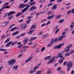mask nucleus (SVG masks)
<instances>
[{"mask_svg": "<svg viewBox=\"0 0 74 74\" xmlns=\"http://www.w3.org/2000/svg\"><path fill=\"white\" fill-rule=\"evenodd\" d=\"M62 53H59L57 55V56H55L51 59L48 62H47V64H50V63H54L55 61V59H58L59 57L60 58H63V56L62 55Z\"/></svg>", "mask_w": 74, "mask_h": 74, "instance_id": "1", "label": "nucleus"}, {"mask_svg": "<svg viewBox=\"0 0 74 74\" xmlns=\"http://www.w3.org/2000/svg\"><path fill=\"white\" fill-rule=\"evenodd\" d=\"M16 62V60L15 59H12L8 61V63L9 65H11V64L12 63L11 65V66L12 67V65H14V64Z\"/></svg>", "mask_w": 74, "mask_h": 74, "instance_id": "2", "label": "nucleus"}, {"mask_svg": "<svg viewBox=\"0 0 74 74\" xmlns=\"http://www.w3.org/2000/svg\"><path fill=\"white\" fill-rule=\"evenodd\" d=\"M64 45V43H61L58 45H57L55 47L54 49H60L62 46H63Z\"/></svg>", "mask_w": 74, "mask_h": 74, "instance_id": "3", "label": "nucleus"}, {"mask_svg": "<svg viewBox=\"0 0 74 74\" xmlns=\"http://www.w3.org/2000/svg\"><path fill=\"white\" fill-rule=\"evenodd\" d=\"M34 57V55H32L31 56H30V57L27 59V60L25 61V63H27V62H29V61H30L32 59H33V58Z\"/></svg>", "mask_w": 74, "mask_h": 74, "instance_id": "4", "label": "nucleus"}, {"mask_svg": "<svg viewBox=\"0 0 74 74\" xmlns=\"http://www.w3.org/2000/svg\"><path fill=\"white\" fill-rule=\"evenodd\" d=\"M30 7L29 5H27V6L26 7L23 9L22 11H21V12L22 14V13H23V12H25V11H27L28 9H29V7Z\"/></svg>", "mask_w": 74, "mask_h": 74, "instance_id": "5", "label": "nucleus"}, {"mask_svg": "<svg viewBox=\"0 0 74 74\" xmlns=\"http://www.w3.org/2000/svg\"><path fill=\"white\" fill-rule=\"evenodd\" d=\"M26 27H27V25L25 24H23L21 25V27L22 29L24 30V29H25Z\"/></svg>", "mask_w": 74, "mask_h": 74, "instance_id": "6", "label": "nucleus"}, {"mask_svg": "<svg viewBox=\"0 0 74 74\" xmlns=\"http://www.w3.org/2000/svg\"><path fill=\"white\" fill-rule=\"evenodd\" d=\"M58 26H56L53 29V32H55V31H56L55 32L56 34V33H58V32L59 30V29H58Z\"/></svg>", "mask_w": 74, "mask_h": 74, "instance_id": "7", "label": "nucleus"}, {"mask_svg": "<svg viewBox=\"0 0 74 74\" xmlns=\"http://www.w3.org/2000/svg\"><path fill=\"white\" fill-rule=\"evenodd\" d=\"M10 23V22L9 21H7V22H5L1 24V26L2 27H4V26H5L8 24Z\"/></svg>", "mask_w": 74, "mask_h": 74, "instance_id": "8", "label": "nucleus"}, {"mask_svg": "<svg viewBox=\"0 0 74 74\" xmlns=\"http://www.w3.org/2000/svg\"><path fill=\"white\" fill-rule=\"evenodd\" d=\"M27 5H28L26 4H22L19 5V8H23L24 7H27Z\"/></svg>", "mask_w": 74, "mask_h": 74, "instance_id": "9", "label": "nucleus"}, {"mask_svg": "<svg viewBox=\"0 0 74 74\" xmlns=\"http://www.w3.org/2000/svg\"><path fill=\"white\" fill-rule=\"evenodd\" d=\"M54 42V39H52L51 40V42L49 44V45H47V47H51V46H52V44H53V42Z\"/></svg>", "mask_w": 74, "mask_h": 74, "instance_id": "10", "label": "nucleus"}, {"mask_svg": "<svg viewBox=\"0 0 74 74\" xmlns=\"http://www.w3.org/2000/svg\"><path fill=\"white\" fill-rule=\"evenodd\" d=\"M67 67L71 68V67L73 66V62H69L67 64Z\"/></svg>", "mask_w": 74, "mask_h": 74, "instance_id": "11", "label": "nucleus"}, {"mask_svg": "<svg viewBox=\"0 0 74 74\" xmlns=\"http://www.w3.org/2000/svg\"><path fill=\"white\" fill-rule=\"evenodd\" d=\"M52 58V56H50L47 57L45 58L44 59V60H49Z\"/></svg>", "mask_w": 74, "mask_h": 74, "instance_id": "12", "label": "nucleus"}, {"mask_svg": "<svg viewBox=\"0 0 74 74\" xmlns=\"http://www.w3.org/2000/svg\"><path fill=\"white\" fill-rule=\"evenodd\" d=\"M55 16V14H53L51 16H48L47 18V19L48 20H50V19H52L53 18V17H54V16Z\"/></svg>", "mask_w": 74, "mask_h": 74, "instance_id": "13", "label": "nucleus"}, {"mask_svg": "<svg viewBox=\"0 0 74 74\" xmlns=\"http://www.w3.org/2000/svg\"><path fill=\"white\" fill-rule=\"evenodd\" d=\"M10 8V7L8 6H4L1 9H0V11H2L3 10H4L5 8Z\"/></svg>", "mask_w": 74, "mask_h": 74, "instance_id": "14", "label": "nucleus"}, {"mask_svg": "<svg viewBox=\"0 0 74 74\" xmlns=\"http://www.w3.org/2000/svg\"><path fill=\"white\" fill-rule=\"evenodd\" d=\"M26 51V49L22 48V47L21 49L20 50V52L21 53H24Z\"/></svg>", "mask_w": 74, "mask_h": 74, "instance_id": "15", "label": "nucleus"}, {"mask_svg": "<svg viewBox=\"0 0 74 74\" xmlns=\"http://www.w3.org/2000/svg\"><path fill=\"white\" fill-rule=\"evenodd\" d=\"M15 13H16L14 11L9 12L8 13V16H10L12 15V14H15Z\"/></svg>", "mask_w": 74, "mask_h": 74, "instance_id": "16", "label": "nucleus"}, {"mask_svg": "<svg viewBox=\"0 0 74 74\" xmlns=\"http://www.w3.org/2000/svg\"><path fill=\"white\" fill-rule=\"evenodd\" d=\"M57 4H56L54 5L53 7L51 8V9L52 10H56L57 8Z\"/></svg>", "mask_w": 74, "mask_h": 74, "instance_id": "17", "label": "nucleus"}, {"mask_svg": "<svg viewBox=\"0 0 74 74\" xmlns=\"http://www.w3.org/2000/svg\"><path fill=\"white\" fill-rule=\"evenodd\" d=\"M66 37V35H64L61 36L59 39H58V40H59V41H61L64 37Z\"/></svg>", "mask_w": 74, "mask_h": 74, "instance_id": "18", "label": "nucleus"}, {"mask_svg": "<svg viewBox=\"0 0 74 74\" xmlns=\"http://www.w3.org/2000/svg\"><path fill=\"white\" fill-rule=\"evenodd\" d=\"M37 8V7H36L34 6H32V7H31L30 9L29 10V11H30L32 10H36V9Z\"/></svg>", "mask_w": 74, "mask_h": 74, "instance_id": "19", "label": "nucleus"}, {"mask_svg": "<svg viewBox=\"0 0 74 74\" xmlns=\"http://www.w3.org/2000/svg\"><path fill=\"white\" fill-rule=\"evenodd\" d=\"M12 42V41H10L8 42L6 45V47H10Z\"/></svg>", "mask_w": 74, "mask_h": 74, "instance_id": "20", "label": "nucleus"}, {"mask_svg": "<svg viewBox=\"0 0 74 74\" xmlns=\"http://www.w3.org/2000/svg\"><path fill=\"white\" fill-rule=\"evenodd\" d=\"M64 19H61L58 21V22L59 23H62L64 22Z\"/></svg>", "mask_w": 74, "mask_h": 74, "instance_id": "21", "label": "nucleus"}, {"mask_svg": "<svg viewBox=\"0 0 74 74\" xmlns=\"http://www.w3.org/2000/svg\"><path fill=\"white\" fill-rule=\"evenodd\" d=\"M28 40H29V38H27L25 39H24L23 40V42L24 44H26L27 42V41H28Z\"/></svg>", "mask_w": 74, "mask_h": 74, "instance_id": "22", "label": "nucleus"}, {"mask_svg": "<svg viewBox=\"0 0 74 74\" xmlns=\"http://www.w3.org/2000/svg\"><path fill=\"white\" fill-rule=\"evenodd\" d=\"M35 72H36V71L34 70V69H33V70H30L29 71V74H33V73H34Z\"/></svg>", "mask_w": 74, "mask_h": 74, "instance_id": "23", "label": "nucleus"}, {"mask_svg": "<svg viewBox=\"0 0 74 74\" xmlns=\"http://www.w3.org/2000/svg\"><path fill=\"white\" fill-rule=\"evenodd\" d=\"M36 27H37V25H33L32 26L31 28L30 29V30H32L33 29H35V28H36Z\"/></svg>", "mask_w": 74, "mask_h": 74, "instance_id": "24", "label": "nucleus"}, {"mask_svg": "<svg viewBox=\"0 0 74 74\" xmlns=\"http://www.w3.org/2000/svg\"><path fill=\"white\" fill-rule=\"evenodd\" d=\"M17 29V27H15L13 28H12L10 31V32H12L13 31H14L15 30Z\"/></svg>", "mask_w": 74, "mask_h": 74, "instance_id": "25", "label": "nucleus"}, {"mask_svg": "<svg viewBox=\"0 0 74 74\" xmlns=\"http://www.w3.org/2000/svg\"><path fill=\"white\" fill-rule=\"evenodd\" d=\"M53 4V3H49L46 6L45 8H46V7H50V6H52V5Z\"/></svg>", "mask_w": 74, "mask_h": 74, "instance_id": "26", "label": "nucleus"}, {"mask_svg": "<svg viewBox=\"0 0 74 74\" xmlns=\"http://www.w3.org/2000/svg\"><path fill=\"white\" fill-rule=\"evenodd\" d=\"M18 33H19V31H16L15 32H14V33H13L12 34V36H15V35H16L17 34H18Z\"/></svg>", "mask_w": 74, "mask_h": 74, "instance_id": "27", "label": "nucleus"}, {"mask_svg": "<svg viewBox=\"0 0 74 74\" xmlns=\"http://www.w3.org/2000/svg\"><path fill=\"white\" fill-rule=\"evenodd\" d=\"M54 12L52 11H49L48 13L47 14L49 15H51V14H53Z\"/></svg>", "mask_w": 74, "mask_h": 74, "instance_id": "28", "label": "nucleus"}, {"mask_svg": "<svg viewBox=\"0 0 74 74\" xmlns=\"http://www.w3.org/2000/svg\"><path fill=\"white\" fill-rule=\"evenodd\" d=\"M70 55V52L66 53L65 54V56H66V57L67 56H69Z\"/></svg>", "mask_w": 74, "mask_h": 74, "instance_id": "29", "label": "nucleus"}, {"mask_svg": "<svg viewBox=\"0 0 74 74\" xmlns=\"http://www.w3.org/2000/svg\"><path fill=\"white\" fill-rule=\"evenodd\" d=\"M10 38H7L5 42V43H7V42H9L10 41Z\"/></svg>", "mask_w": 74, "mask_h": 74, "instance_id": "30", "label": "nucleus"}, {"mask_svg": "<svg viewBox=\"0 0 74 74\" xmlns=\"http://www.w3.org/2000/svg\"><path fill=\"white\" fill-rule=\"evenodd\" d=\"M74 25H70V30L71 31L73 29V26H74Z\"/></svg>", "mask_w": 74, "mask_h": 74, "instance_id": "31", "label": "nucleus"}, {"mask_svg": "<svg viewBox=\"0 0 74 74\" xmlns=\"http://www.w3.org/2000/svg\"><path fill=\"white\" fill-rule=\"evenodd\" d=\"M73 47V45H70L68 46L66 48V49H70V48H71Z\"/></svg>", "mask_w": 74, "mask_h": 74, "instance_id": "32", "label": "nucleus"}, {"mask_svg": "<svg viewBox=\"0 0 74 74\" xmlns=\"http://www.w3.org/2000/svg\"><path fill=\"white\" fill-rule=\"evenodd\" d=\"M18 68V66L16 65L13 67V69H15V70H17Z\"/></svg>", "mask_w": 74, "mask_h": 74, "instance_id": "33", "label": "nucleus"}, {"mask_svg": "<svg viewBox=\"0 0 74 74\" xmlns=\"http://www.w3.org/2000/svg\"><path fill=\"white\" fill-rule=\"evenodd\" d=\"M38 67L37 66H36L34 67L33 69L35 71V72H37V70H36V69H38Z\"/></svg>", "mask_w": 74, "mask_h": 74, "instance_id": "34", "label": "nucleus"}, {"mask_svg": "<svg viewBox=\"0 0 74 74\" xmlns=\"http://www.w3.org/2000/svg\"><path fill=\"white\" fill-rule=\"evenodd\" d=\"M41 71H39L36 73L35 74H41Z\"/></svg>", "mask_w": 74, "mask_h": 74, "instance_id": "35", "label": "nucleus"}, {"mask_svg": "<svg viewBox=\"0 0 74 74\" xmlns=\"http://www.w3.org/2000/svg\"><path fill=\"white\" fill-rule=\"evenodd\" d=\"M33 32H34V30H31L28 33V34H32Z\"/></svg>", "mask_w": 74, "mask_h": 74, "instance_id": "36", "label": "nucleus"}, {"mask_svg": "<svg viewBox=\"0 0 74 74\" xmlns=\"http://www.w3.org/2000/svg\"><path fill=\"white\" fill-rule=\"evenodd\" d=\"M61 17V15H60L57 16L56 17V18L57 19H60V18Z\"/></svg>", "mask_w": 74, "mask_h": 74, "instance_id": "37", "label": "nucleus"}, {"mask_svg": "<svg viewBox=\"0 0 74 74\" xmlns=\"http://www.w3.org/2000/svg\"><path fill=\"white\" fill-rule=\"evenodd\" d=\"M31 21V19H29L27 21H26V23H29L30 22V21Z\"/></svg>", "mask_w": 74, "mask_h": 74, "instance_id": "38", "label": "nucleus"}, {"mask_svg": "<svg viewBox=\"0 0 74 74\" xmlns=\"http://www.w3.org/2000/svg\"><path fill=\"white\" fill-rule=\"evenodd\" d=\"M51 21H48L46 23V26L48 25H49V24H50V23H51Z\"/></svg>", "mask_w": 74, "mask_h": 74, "instance_id": "39", "label": "nucleus"}, {"mask_svg": "<svg viewBox=\"0 0 74 74\" xmlns=\"http://www.w3.org/2000/svg\"><path fill=\"white\" fill-rule=\"evenodd\" d=\"M5 38V35H2L1 37V39H4V38Z\"/></svg>", "mask_w": 74, "mask_h": 74, "instance_id": "40", "label": "nucleus"}, {"mask_svg": "<svg viewBox=\"0 0 74 74\" xmlns=\"http://www.w3.org/2000/svg\"><path fill=\"white\" fill-rule=\"evenodd\" d=\"M21 14H22V13L20 12L19 13L17 14L16 15V17H18V16H19L20 15H21Z\"/></svg>", "mask_w": 74, "mask_h": 74, "instance_id": "41", "label": "nucleus"}, {"mask_svg": "<svg viewBox=\"0 0 74 74\" xmlns=\"http://www.w3.org/2000/svg\"><path fill=\"white\" fill-rule=\"evenodd\" d=\"M45 1V0H40L39 2V3H43Z\"/></svg>", "mask_w": 74, "mask_h": 74, "instance_id": "42", "label": "nucleus"}, {"mask_svg": "<svg viewBox=\"0 0 74 74\" xmlns=\"http://www.w3.org/2000/svg\"><path fill=\"white\" fill-rule=\"evenodd\" d=\"M47 74H50L52 73V71H51L50 70H49L47 72Z\"/></svg>", "mask_w": 74, "mask_h": 74, "instance_id": "43", "label": "nucleus"}, {"mask_svg": "<svg viewBox=\"0 0 74 74\" xmlns=\"http://www.w3.org/2000/svg\"><path fill=\"white\" fill-rule=\"evenodd\" d=\"M29 48V46H25L22 47V48H25L26 49V48Z\"/></svg>", "mask_w": 74, "mask_h": 74, "instance_id": "44", "label": "nucleus"}, {"mask_svg": "<svg viewBox=\"0 0 74 74\" xmlns=\"http://www.w3.org/2000/svg\"><path fill=\"white\" fill-rule=\"evenodd\" d=\"M70 53L71 55V54L73 53H74V50L71 51Z\"/></svg>", "mask_w": 74, "mask_h": 74, "instance_id": "45", "label": "nucleus"}, {"mask_svg": "<svg viewBox=\"0 0 74 74\" xmlns=\"http://www.w3.org/2000/svg\"><path fill=\"white\" fill-rule=\"evenodd\" d=\"M45 47H43L41 49V52H43V51H44L45 50Z\"/></svg>", "mask_w": 74, "mask_h": 74, "instance_id": "46", "label": "nucleus"}, {"mask_svg": "<svg viewBox=\"0 0 74 74\" xmlns=\"http://www.w3.org/2000/svg\"><path fill=\"white\" fill-rule=\"evenodd\" d=\"M43 34V32L42 31H40L38 34V35H42Z\"/></svg>", "mask_w": 74, "mask_h": 74, "instance_id": "47", "label": "nucleus"}, {"mask_svg": "<svg viewBox=\"0 0 74 74\" xmlns=\"http://www.w3.org/2000/svg\"><path fill=\"white\" fill-rule=\"evenodd\" d=\"M71 67H67V68L66 69V71H69V70H70V69H71Z\"/></svg>", "mask_w": 74, "mask_h": 74, "instance_id": "48", "label": "nucleus"}, {"mask_svg": "<svg viewBox=\"0 0 74 74\" xmlns=\"http://www.w3.org/2000/svg\"><path fill=\"white\" fill-rule=\"evenodd\" d=\"M60 69H61V67H59L57 68V71H60Z\"/></svg>", "mask_w": 74, "mask_h": 74, "instance_id": "49", "label": "nucleus"}, {"mask_svg": "<svg viewBox=\"0 0 74 74\" xmlns=\"http://www.w3.org/2000/svg\"><path fill=\"white\" fill-rule=\"evenodd\" d=\"M6 51V49H0V51Z\"/></svg>", "mask_w": 74, "mask_h": 74, "instance_id": "50", "label": "nucleus"}, {"mask_svg": "<svg viewBox=\"0 0 74 74\" xmlns=\"http://www.w3.org/2000/svg\"><path fill=\"white\" fill-rule=\"evenodd\" d=\"M25 34H26V33H25L24 34H21L20 36H22V37H23V36H24Z\"/></svg>", "mask_w": 74, "mask_h": 74, "instance_id": "51", "label": "nucleus"}, {"mask_svg": "<svg viewBox=\"0 0 74 74\" xmlns=\"http://www.w3.org/2000/svg\"><path fill=\"white\" fill-rule=\"evenodd\" d=\"M62 62H63V60L62 59L60 60L59 61V63H60V64H61Z\"/></svg>", "mask_w": 74, "mask_h": 74, "instance_id": "52", "label": "nucleus"}, {"mask_svg": "<svg viewBox=\"0 0 74 74\" xmlns=\"http://www.w3.org/2000/svg\"><path fill=\"white\" fill-rule=\"evenodd\" d=\"M8 4H9V3H5L4 4V5H3V6H5V5H8Z\"/></svg>", "mask_w": 74, "mask_h": 74, "instance_id": "53", "label": "nucleus"}, {"mask_svg": "<svg viewBox=\"0 0 74 74\" xmlns=\"http://www.w3.org/2000/svg\"><path fill=\"white\" fill-rule=\"evenodd\" d=\"M23 45H21L19 46H17V48H21V47H22Z\"/></svg>", "mask_w": 74, "mask_h": 74, "instance_id": "54", "label": "nucleus"}, {"mask_svg": "<svg viewBox=\"0 0 74 74\" xmlns=\"http://www.w3.org/2000/svg\"><path fill=\"white\" fill-rule=\"evenodd\" d=\"M37 46V43H35L34 44V46L33 47V48H35Z\"/></svg>", "mask_w": 74, "mask_h": 74, "instance_id": "55", "label": "nucleus"}, {"mask_svg": "<svg viewBox=\"0 0 74 74\" xmlns=\"http://www.w3.org/2000/svg\"><path fill=\"white\" fill-rule=\"evenodd\" d=\"M71 12L72 14L74 13V8L72 9L71 10Z\"/></svg>", "mask_w": 74, "mask_h": 74, "instance_id": "56", "label": "nucleus"}, {"mask_svg": "<svg viewBox=\"0 0 74 74\" xmlns=\"http://www.w3.org/2000/svg\"><path fill=\"white\" fill-rule=\"evenodd\" d=\"M70 8V5L68 6V7H66V10H69V8Z\"/></svg>", "mask_w": 74, "mask_h": 74, "instance_id": "57", "label": "nucleus"}, {"mask_svg": "<svg viewBox=\"0 0 74 74\" xmlns=\"http://www.w3.org/2000/svg\"><path fill=\"white\" fill-rule=\"evenodd\" d=\"M70 49L69 48L66 49V52H69V51H70Z\"/></svg>", "mask_w": 74, "mask_h": 74, "instance_id": "58", "label": "nucleus"}, {"mask_svg": "<svg viewBox=\"0 0 74 74\" xmlns=\"http://www.w3.org/2000/svg\"><path fill=\"white\" fill-rule=\"evenodd\" d=\"M63 0H57V1L58 3H60Z\"/></svg>", "mask_w": 74, "mask_h": 74, "instance_id": "59", "label": "nucleus"}, {"mask_svg": "<svg viewBox=\"0 0 74 74\" xmlns=\"http://www.w3.org/2000/svg\"><path fill=\"white\" fill-rule=\"evenodd\" d=\"M44 35H45V36L46 37H47V36H49V34H44Z\"/></svg>", "mask_w": 74, "mask_h": 74, "instance_id": "60", "label": "nucleus"}, {"mask_svg": "<svg viewBox=\"0 0 74 74\" xmlns=\"http://www.w3.org/2000/svg\"><path fill=\"white\" fill-rule=\"evenodd\" d=\"M74 74V70H72L71 72V74Z\"/></svg>", "mask_w": 74, "mask_h": 74, "instance_id": "61", "label": "nucleus"}, {"mask_svg": "<svg viewBox=\"0 0 74 74\" xmlns=\"http://www.w3.org/2000/svg\"><path fill=\"white\" fill-rule=\"evenodd\" d=\"M45 25H46L45 23H44L43 24H42L41 25L42 27H44V26H45Z\"/></svg>", "mask_w": 74, "mask_h": 74, "instance_id": "62", "label": "nucleus"}, {"mask_svg": "<svg viewBox=\"0 0 74 74\" xmlns=\"http://www.w3.org/2000/svg\"><path fill=\"white\" fill-rule=\"evenodd\" d=\"M33 40V38H30V40H29V42H32Z\"/></svg>", "mask_w": 74, "mask_h": 74, "instance_id": "63", "label": "nucleus"}, {"mask_svg": "<svg viewBox=\"0 0 74 74\" xmlns=\"http://www.w3.org/2000/svg\"><path fill=\"white\" fill-rule=\"evenodd\" d=\"M41 66V63H40L39 64H38L37 66L38 67H39V66Z\"/></svg>", "mask_w": 74, "mask_h": 74, "instance_id": "64", "label": "nucleus"}]
</instances>
